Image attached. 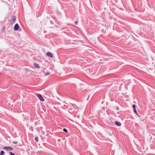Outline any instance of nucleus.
I'll return each mask as SVG.
<instances>
[{
    "instance_id": "1",
    "label": "nucleus",
    "mask_w": 155,
    "mask_h": 155,
    "mask_svg": "<svg viewBox=\"0 0 155 155\" xmlns=\"http://www.w3.org/2000/svg\"><path fill=\"white\" fill-rule=\"evenodd\" d=\"M16 20V17L15 16H13L10 19L9 21V24L10 25H12L13 24H14Z\"/></svg>"
},
{
    "instance_id": "2",
    "label": "nucleus",
    "mask_w": 155,
    "mask_h": 155,
    "mask_svg": "<svg viewBox=\"0 0 155 155\" xmlns=\"http://www.w3.org/2000/svg\"><path fill=\"white\" fill-rule=\"evenodd\" d=\"M3 149L4 150H9L10 151H12L13 150V148L10 147H4L3 148Z\"/></svg>"
},
{
    "instance_id": "3",
    "label": "nucleus",
    "mask_w": 155,
    "mask_h": 155,
    "mask_svg": "<svg viewBox=\"0 0 155 155\" xmlns=\"http://www.w3.org/2000/svg\"><path fill=\"white\" fill-rule=\"evenodd\" d=\"M37 96L41 101H44V98L42 96L41 94H37Z\"/></svg>"
},
{
    "instance_id": "4",
    "label": "nucleus",
    "mask_w": 155,
    "mask_h": 155,
    "mask_svg": "<svg viewBox=\"0 0 155 155\" xmlns=\"http://www.w3.org/2000/svg\"><path fill=\"white\" fill-rule=\"evenodd\" d=\"M46 55L50 57L51 58H52L53 57V54L50 52H47L46 53Z\"/></svg>"
},
{
    "instance_id": "5",
    "label": "nucleus",
    "mask_w": 155,
    "mask_h": 155,
    "mask_svg": "<svg viewBox=\"0 0 155 155\" xmlns=\"http://www.w3.org/2000/svg\"><path fill=\"white\" fill-rule=\"evenodd\" d=\"M18 29L19 25L18 24H16L14 27V30L15 31H17L18 30Z\"/></svg>"
},
{
    "instance_id": "6",
    "label": "nucleus",
    "mask_w": 155,
    "mask_h": 155,
    "mask_svg": "<svg viewBox=\"0 0 155 155\" xmlns=\"http://www.w3.org/2000/svg\"><path fill=\"white\" fill-rule=\"evenodd\" d=\"M115 124H116V125L117 126H120L121 125V124L120 122L116 121L115 122Z\"/></svg>"
},
{
    "instance_id": "7",
    "label": "nucleus",
    "mask_w": 155,
    "mask_h": 155,
    "mask_svg": "<svg viewBox=\"0 0 155 155\" xmlns=\"http://www.w3.org/2000/svg\"><path fill=\"white\" fill-rule=\"evenodd\" d=\"M33 66L36 68H39V65L36 64V63H34V64H33Z\"/></svg>"
},
{
    "instance_id": "8",
    "label": "nucleus",
    "mask_w": 155,
    "mask_h": 155,
    "mask_svg": "<svg viewBox=\"0 0 155 155\" xmlns=\"http://www.w3.org/2000/svg\"><path fill=\"white\" fill-rule=\"evenodd\" d=\"M133 107L134 108V112L135 113H136V108H135V105L134 104L133 106Z\"/></svg>"
},
{
    "instance_id": "9",
    "label": "nucleus",
    "mask_w": 155,
    "mask_h": 155,
    "mask_svg": "<svg viewBox=\"0 0 155 155\" xmlns=\"http://www.w3.org/2000/svg\"><path fill=\"white\" fill-rule=\"evenodd\" d=\"M137 44L138 45H140V46H139V48H142V46L140 44V43L139 42H137Z\"/></svg>"
},
{
    "instance_id": "10",
    "label": "nucleus",
    "mask_w": 155,
    "mask_h": 155,
    "mask_svg": "<svg viewBox=\"0 0 155 155\" xmlns=\"http://www.w3.org/2000/svg\"><path fill=\"white\" fill-rule=\"evenodd\" d=\"M4 153V152L3 151H2L0 153V155H3Z\"/></svg>"
},
{
    "instance_id": "11",
    "label": "nucleus",
    "mask_w": 155,
    "mask_h": 155,
    "mask_svg": "<svg viewBox=\"0 0 155 155\" xmlns=\"http://www.w3.org/2000/svg\"><path fill=\"white\" fill-rule=\"evenodd\" d=\"M50 73L48 72H47V73H46L45 74V76H48V75H50Z\"/></svg>"
},
{
    "instance_id": "12",
    "label": "nucleus",
    "mask_w": 155,
    "mask_h": 155,
    "mask_svg": "<svg viewBox=\"0 0 155 155\" xmlns=\"http://www.w3.org/2000/svg\"><path fill=\"white\" fill-rule=\"evenodd\" d=\"M63 130L64 132L67 133V130L65 128H64L63 129Z\"/></svg>"
},
{
    "instance_id": "13",
    "label": "nucleus",
    "mask_w": 155,
    "mask_h": 155,
    "mask_svg": "<svg viewBox=\"0 0 155 155\" xmlns=\"http://www.w3.org/2000/svg\"><path fill=\"white\" fill-rule=\"evenodd\" d=\"M35 140L36 141H38V137H36L35 138Z\"/></svg>"
},
{
    "instance_id": "14",
    "label": "nucleus",
    "mask_w": 155,
    "mask_h": 155,
    "mask_svg": "<svg viewBox=\"0 0 155 155\" xmlns=\"http://www.w3.org/2000/svg\"><path fill=\"white\" fill-rule=\"evenodd\" d=\"M18 142L17 141H14L13 143L14 144H16Z\"/></svg>"
},
{
    "instance_id": "15",
    "label": "nucleus",
    "mask_w": 155,
    "mask_h": 155,
    "mask_svg": "<svg viewBox=\"0 0 155 155\" xmlns=\"http://www.w3.org/2000/svg\"><path fill=\"white\" fill-rule=\"evenodd\" d=\"M9 154L10 155H15V154L14 153L11 152H9Z\"/></svg>"
},
{
    "instance_id": "16",
    "label": "nucleus",
    "mask_w": 155,
    "mask_h": 155,
    "mask_svg": "<svg viewBox=\"0 0 155 155\" xmlns=\"http://www.w3.org/2000/svg\"><path fill=\"white\" fill-rule=\"evenodd\" d=\"M75 23L76 25H77L78 24V22L77 21H75Z\"/></svg>"
},
{
    "instance_id": "17",
    "label": "nucleus",
    "mask_w": 155,
    "mask_h": 155,
    "mask_svg": "<svg viewBox=\"0 0 155 155\" xmlns=\"http://www.w3.org/2000/svg\"><path fill=\"white\" fill-rule=\"evenodd\" d=\"M116 109L117 110H119V108L118 107H116Z\"/></svg>"
},
{
    "instance_id": "18",
    "label": "nucleus",
    "mask_w": 155,
    "mask_h": 155,
    "mask_svg": "<svg viewBox=\"0 0 155 155\" xmlns=\"http://www.w3.org/2000/svg\"><path fill=\"white\" fill-rule=\"evenodd\" d=\"M136 115H138V114H137V111H136Z\"/></svg>"
}]
</instances>
